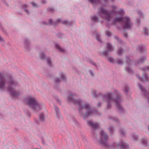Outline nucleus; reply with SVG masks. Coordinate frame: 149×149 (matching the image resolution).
<instances>
[{
  "label": "nucleus",
  "mask_w": 149,
  "mask_h": 149,
  "mask_svg": "<svg viewBox=\"0 0 149 149\" xmlns=\"http://www.w3.org/2000/svg\"><path fill=\"white\" fill-rule=\"evenodd\" d=\"M124 36L125 37H127V34L125 33L124 34Z\"/></svg>",
  "instance_id": "nucleus-41"
},
{
  "label": "nucleus",
  "mask_w": 149,
  "mask_h": 149,
  "mask_svg": "<svg viewBox=\"0 0 149 149\" xmlns=\"http://www.w3.org/2000/svg\"><path fill=\"white\" fill-rule=\"evenodd\" d=\"M116 39L117 40V41L118 42H122V41L121 40L119 39L117 37H116Z\"/></svg>",
  "instance_id": "nucleus-34"
},
{
  "label": "nucleus",
  "mask_w": 149,
  "mask_h": 149,
  "mask_svg": "<svg viewBox=\"0 0 149 149\" xmlns=\"http://www.w3.org/2000/svg\"><path fill=\"white\" fill-rule=\"evenodd\" d=\"M108 52L107 51H106L105 52H103L102 53V55L104 56H107L108 54Z\"/></svg>",
  "instance_id": "nucleus-32"
},
{
  "label": "nucleus",
  "mask_w": 149,
  "mask_h": 149,
  "mask_svg": "<svg viewBox=\"0 0 149 149\" xmlns=\"http://www.w3.org/2000/svg\"><path fill=\"white\" fill-rule=\"evenodd\" d=\"M49 10L53 11L54 10V9L52 8H49Z\"/></svg>",
  "instance_id": "nucleus-38"
},
{
  "label": "nucleus",
  "mask_w": 149,
  "mask_h": 149,
  "mask_svg": "<svg viewBox=\"0 0 149 149\" xmlns=\"http://www.w3.org/2000/svg\"><path fill=\"white\" fill-rule=\"evenodd\" d=\"M46 3V1L45 0H43L42 1V3L43 4H45V3Z\"/></svg>",
  "instance_id": "nucleus-40"
},
{
  "label": "nucleus",
  "mask_w": 149,
  "mask_h": 149,
  "mask_svg": "<svg viewBox=\"0 0 149 149\" xmlns=\"http://www.w3.org/2000/svg\"><path fill=\"white\" fill-rule=\"evenodd\" d=\"M112 8L113 10V11L110 13H108L102 8L99 9L98 13L103 18H104L108 22L111 21L112 18L111 15L113 14L114 15L118 14L121 17L116 18L113 22V23L114 24L117 22H119L123 24V27L125 29H131L132 24L131 22L130 18L126 17H123L124 14V11L122 10H120L119 11H116L115 9H117V8L114 6H112Z\"/></svg>",
  "instance_id": "nucleus-1"
},
{
  "label": "nucleus",
  "mask_w": 149,
  "mask_h": 149,
  "mask_svg": "<svg viewBox=\"0 0 149 149\" xmlns=\"http://www.w3.org/2000/svg\"><path fill=\"white\" fill-rule=\"evenodd\" d=\"M112 1H113L114 0H111Z\"/></svg>",
  "instance_id": "nucleus-54"
},
{
  "label": "nucleus",
  "mask_w": 149,
  "mask_h": 149,
  "mask_svg": "<svg viewBox=\"0 0 149 149\" xmlns=\"http://www.w3.org/2000/svg\"><path fill=\"white\" fill-rule=\"evenodd\" d=\"M72 95H70L68 97V99L70 101L73 102L74 104H77L79 106V111H80L82 109H85L86 110V112L85 116V118L88 117V116L90 115L93 112L92 111L91 109L88 104H86L84 106L83 105V102L79 100H74L72 97Z\"/></svg>",
  "instance_id": "nucleus-2"
},
{
  "label": "nucleus",
  "mask_w": 149,
  "mask_h": 149,
  "mask_svg": "<svg viewBox=\"0 0 149 149\" xmlns=\"http://www.w3.org/2000/svg\"><path fill=\"white\" fill-rule=\"evenodd\" d=\"M146 69L148 70V71H149V66L146 68Z\"/></svg>",
  "instance_id": "nucleus-48"
},
{
  "label": "nucleus",
  "mask_w": 149,
  "mask_h": 149,
  "mask_svg": "<svg viewBox=\"0 0 149 149\" xmlns=\"http://www.w3.org/2000/svg\"><path fill=\"white\" fill-rule=\"evenodd\" d=\"M129 90V88L127 87V86L125 87L124 91L125 92H127Z\"/></svg>",
  "instance_id": "nucleus-30"
},
{
  "label": "nucleus",
  "mask_w": 149,
  "mask_h": 149,
  "mask_svg": "<svg viewBox=\"0 0 149 149\" xmlns=\"http://www.w3.org/2000/svg\"><path fill=\"white\" fill-rule=\"evenodd\" d=\"M36 149H38L36 148Z\"/></svg>",
  "instance_id": "nucleus-55"
},
{
  "label": "nucleus",
  "mask_w": 149,
  "mask_h": 149,
  "mask_svg": "<svg viewBox=\"0 0 149 149\" xmlns=\"http://www.w3.org/2000/svg\"><path fill=\"white\" fill-rule=\"evenodd\" d=\"M110 131L111 132L112 131V129H110Z\"/></svg>",
  "instance_id": "nucleus-50"
},
{
  "label": "nucleus",
  "mask_w": 149,
  "mask_h": 149,
  "mask_svg": "<svg viewBox=\"0 0 149 149\" xmlns=\"http://www.w3.org/2000/svg\"><path fill=\"white\" fill-rule=\"evenodd\" d=\"M56 48L58 49L59 51L62 52H64L65 50L61 48L60 46L58 44H56L55 45Z\"/></svg>",
  "instance_id": "nucleus-11"
},
{
  "label": "nucleus",
  "mask_w": 149,
  "mask_h": 149,
  "mask_svg": "<svg viewBox=\"0 0 149 149\" xmlns=\"http://www.w3.org/2000/svg\"><path fill=\"white\" fill-rule=\"evenodd\" d=\"M54 107L56 114L57 116H58L59 114V109L57 107Z\"/></svg>",
  "instance_id": "nucleus-19"
},
{
  "label": "nucleus",
  "mask_w": 149,
  "mask_h": 149,
  "mask_svg": "<svg viewBox=\"0 0 149 149\" xmlns=\"http://www.w3.org/2000/svg\"><path fill=\"white\" fill-rule=\"evenodd\" d=\"M120 133H121V134H123V131L122 130H121L120 131Z\"/></svg>",
  "instance_id": "nucleus-43"
},
{
  "label": "nucleus",
  "mask_w": 149,
  "mask_h": 149,
  "mask_svg": "<svg viewBox=\"0 0 149 149\" xmlns=\"http://www.w3.org/2000/svg\"><path fill=\"white\" fill-rule=\"evenodd\" d=\"M98 105L99 106H100V103H99L98 104Z\"/></svg>",
  "instance_id": "nucleus-49"
},
{
  "label": "nucleus",
  "mask_w": 149,
  "mask_h": 149,
  "mask_svg": "<svg viewBox=\"0 0 149 149\" xmlns=\"http://www.w3.org/2000/svg\"><path fill=\"white\" fill-rule=\"evenodd\" d=\"M101 139L100 142L101 143L105 145L106 142L108 139V136L104 131L102 130L100 132Z\"/></svg>",
  "instance_id": "nucleus-6"
},
{
  "label": "nucleus",
  "mask_w": 149,
  "mask_h": 149,
  "mask_svg": "<svg viewBox=\"0 0 149 149\" xmlns=\"http://www.w3.org/2000/svg\"><path fill=\"white\" fill-rule=\"evenodd\" d=\"M97 19H98L97 17H96L95 16H94L93 17V19H92V20H93L95 21H96Z\"/></svg>",
  "instance_id": "nucleus-33"
},
{
  "label": "nucleus",
  "mask_w": 149,
  "mask_h": 149,
  "mask_svg": "<svg viewBox=\"0 0 149 149\" xmlns=\"http://www.w3.org/2000/svg\"><path fill=\"white\" fill-rule=\"evenodd\" d=\"M8 90L10 92L12 95L13 96H15L17 95L13 88V87L15 86V84L14 82L12 79H10L8 81Z\"/></svg>",
  "instance_id": "nucleus-5"
},
{
  "label": "nucleus",
  "mask_w": 149,
  "mask_h": 149,
  "mask_svg": "<svg viewBox=\"0 0 149 149\" xmlns=\"http://www.w3.org/2000/svg\"><path fill=\"white\" fill-rule=\"evenodd\" d=\"M93 4L98 3L99 1L101 0H89ZM103 1H105V0H103Z\"/></svg>",
  "instance_id": "nucleus-12"
},
{
  "label": "nucleus",
  "mask_w": 149,
  "mask_h": 149,
  "mask_svg": "<svg viewBox=\"0 0 149 149\" xmlns=\"http://www.w3.org/2000/svg\"><path fill=\"white\" fill-rule=\"evenodd\" d=\"M113 95H112L111 93H109L104 96V99L107 102V107L108 109H109L111 107L110 102L113 101L115 102L117 107L119 110L122 109V108L120 104L121 100L120 98L117 97L116 99L114 100L112 97V96Z\"/></svg>",
  "instance_id": "nucleus-3"
},
{
  "label": "nucleus",
  "mask_w": 149,
  "mask_h": 149,
  "mask_svg": "<svg viewBox=\"0 0 149 149\" xmlns=\"http://www.w3.org/2000/svg\"><path fill=\"white\" fill-rule=\"evenodd\" d=\"M118 52H117V54L119 55H121L123 52V51L121 49H120L118 50Z\"/></svg>",
  "instance_id": "nucleus-21"
},
{
  "label": "nucleus",
  "mask_w": 149,
  "mask_h": 149,
  "mask_svg": "<svg viewBox=\"0 0 149 149\" xmlns=\"http://www.w3.org/2000/svg\"><path fill=\"white\" fill-rule=\"evenodd\" d=\"M107 47L109 51H112V50L111 49L112 48V46L110 43H108L107 44Z\"/></svg>",
  "instance_id": "nucleus-14"
},
{
  "label": "nucleus",
  "mask_w": 149,
  "mask_h": 149,
  "mask_svg": "<svg viewBox=\"0 0 149 149\" xmlns=\"http://www.w3.org/2000/svg\"><path fill=\"white\" fill-rule=\"evenodd\" d=\"M148 130L149 131V126H148Z\"/></svg>",
  "instance_id": "nucleus-51"
},
{
  "label": "nucleus",
  "mask_w": 149,
  "mask_h": 149,
  "mask_svg": "<svg viewBox=\"0 0 149 149\" xmlns=\"http://www.w3.org/2000/svg\"><path fill=\"white\" fill-rule=\"evenodd\" d=\"M57 22H61V23H63V24H67L68 23L67 21H65L63 22H62L61 21V20L60 19H58L57 21Z\"/></svg>",
  "instance_id": "nucleus-15"
},
{
  "label": "nucleus",
  "mask_w": 149,
  "mask_h": 149,
  "mask_svg": "<svg viewBox=\"0 0 149 149\" xmlns=\"http://www.w3.org/2000/svg\"><path fill=\"white\" fill-rule=\"evenodd\" d=\"M24 7H27V6L26 5H24Z\"/></svg>",
  "instance_id": "nucleus-47"
},
{
  "label": "nucleus",
  "mask_w": 149,
  "mask_h": 149,
  "mask_svg": "<svg viewBox=\"0 0 149 149\" xmlns=\"http://www.w3.org/2000/svg\"><path fill=\"white\" fill-rule=\"evenodd\" d=\"M45 56V55L44 53L42 52H41L40 55V57L41 59H42L44 58Z\"/></svg>",
  "instance_id": "nucleus-20"
},
{
  "label": "nucleus",
  "mask_w": 149,
  "mask_h": 149,
  "mask_svg": "<svg viewBox=\"0 0 149 149\" xmlns=\"http://www.w3.org/2000/svg\"><path fill=\"white\" fill-rule=\"evenodd\" d=\"M27 104L34 111L40 110V105L38 104L35 98L31 96L25 99Z\"/></svg>",
  "instance_id": "nucleus-4"
},
{
  "label": "nucleus",
  "mask_w": 149,
  "mask_h": 149,
  "mask_svg": "<svg viewBox=\"0 0 149 149\" xmlns=\"http://www.w3.org/2000/svg\"><path fill=\"white\" fill-rule=\"evenodd\" d=\"M139 15H140V16H141V14H139Z\"/></svg>",
  "instance_id": "nucleus-53"
},
{
  "label": "nucleus",
  "mask_w": 149,
  "mask_h": 149,
  "mask_svg": "<svg viewBox=\"0 0 149 149\" xmlns=\"http://www.w3.org/2000/svg\"><path fill=\"white\" fill-rule=\"evenodd\" d=\"M142 143L145 145H146V143H147V140L146 139L144 140H142Z\"/></svg>",
  "instance_id": "nucleus-24"
},
{
  "label": "nucleus",
  "mask_w": 149,
  "mask_h": 149,
  "mask_svg": "<svg viewBox=\"0 0 149 149\" xmlns=\"http://www.w3.org/2000/svg\"><path fill=\"white\" fill-rule=\"evenodd\" d=\"M25 11L27 13H28V11L26 9H25Z\"/></svg>",
  "instance_id": "nucleus-45"
},
{
  "label": "nucleus",
  "mask_w": 149,
  "mask_h": 149,
  "mask_svg": "<svg viewBox=\"0 0 149 149\" xmlns=\"http://www.w3.org/2000/svg\"><path fill=\"white\" fill-rule=\"evenodd\" d=\"M33 6L34 7H36L37 6V5L36 3H34V2H33L32 3Z\"/></svg>",
  "instance_id": "nucleus-36"
},
{
  "label": "nucleus",
  "mask_w": 149,
  "mask_h": 149,
  "mask_svg": "<svg viewBox=\"0 0 149 149\" xmlns=\"http://www.w3.org/2000/svg\"><path fill=\"white\" fill-rule=\"evenodd\" d=\"M39 119L40 120L42 121H43L45 120V118L44 117V115L43 114H41L40 115Z\"/></svg>",
  "instance_id": "nucleus-13"
},
{
  "label": "nucleus",
  "mask_w": 149,
  "mask_h": 149,
  "mask_svg": "<svg viewBox=\"0 0 149 149\" xmlns=\"http://www.w3.org/2000/svg\"><path fill=\"white\" fill-rule=\"evenodd\" d=\"M47 61L48 64L49 65H51V61H50V59L49 58H47Z\"/></svg>",
  "instance_id": "nucleus-29"
},
{
  "label": "nucleus",
  "mask_w": 149,
  "mask_h": 149,
  "mask_svg": "<svg viewBox=\"0 0 149 149\" xmlns=\"http://www.w3.org/2000/svg\"><path fill=\"white\" fill-rule=\"evenodd\" d=\"M142 82H143L144 81H147L148 80V78L146 74H145L143 76V78H142L140 77L138 75L136 76Z\"/></svg>",
  "instance_id": "nucleus-10"
},
{
  "label": "nucleus",
  "mask_w": 149,
  "mask_h": 149,
  "mask_svg": "<svg viewBox=\"0 0 149 149\" xmlns=\"http://www.w3.org/2000/svg\"><path fill=\"white\" fill-rule=\"evenodd\" d=\"M139 88L141 91H143L145 90L144 89L141 85H139Z\"/></svg>",
  "instance_id": "nucleus-26"
},
{
  "label": "nucleus",
  "mask_w": 149,
  "mask_h": 149,
  "mask_svg": "<svg viewBox=\"0 0 149 149\" xmlns=\"http://www.w3.org/2000/svg\"><path fill=\"white\" fill-rule=\"evenodd\" d=\"M127 62L128 63V65L129 64H130L131 63L132 61L131 60H128L127 61Z\"/></svg>",
  "instance_id": "nucleus-35"
},
{
  "label": "nucleus",
  "mask_w": 149,
  "mask_h": 149,
  "mask_svg": "<svg viewBox=\"0 0 149 149\" xmlns=\"http://www.w3.org/2000/svg\"><path fill=\"white\" fill-rule=\"evenodd\" d=\"M143 32L145 34L147 35L148 34V29L146 28H143Z\"/></svg>",
  "instance_id": "nucleus-16"
},
{
  "label": "nucleus",
  "mask_w": 149,
  "mask_h": 149,
  "mask_svg": "<svg viewBox=\"0 0 149 149\" xmlns=\"http://www.w3.org/2000/svg\"><path fill=\"white\" fill-rule=\"evenodd\" d=\"M56 82H60L59 79L58 78H57L56 80Z\"/></svg>",
  "instance_id": "nucleus-39"
},
{
  "label": "nucleus",
  "mask_w": 149,
  "mask_h": 149,
  "mask_svg": "<svg viewBox=\"0 0 149 149\" xmlns=\"http://www.w3.org/2000/svg\"><path fill=\"white\" fill-rule=\"evenodd\" d=\"M90 74L92 76H93V74L92 72H90Z\"/></svg>",
  "instance_id": "nucleus-46"
},
{
  "label": "nucleus",
  "mask_w": 149,
  "mask_h": 149,
  "mask_svg": "<svg viewBox=\"0 0 149 149\" xmlns=\"http://www.w3.org/2000/svg\"><path fill=\"white\" fill-rule=\"evenodd\" d=\"M87 123L88 125L92 127L94 129H96L98 127V125L95 123H93L92 121L88 120L87 121Z\"/></svg>",
  "instance_id": "nucleus-9"
},
{
  "label": "nucleus",
  "mask_w": 149,
  "mask_h": 149,
  "mask_svg": "<svg viewBox=\"0 0 149 149\" xmlns=\"http://www.w3.org/2000/svg\"><path fill=\"white\" fill-rule=\"evenodd\" d=\"M146 58L145 57H143V58H141V59H140V63H142L143 60L146 59Z\"/></svg>",
  "instance_id": "nucleus-25"
},
{
  "label": "nucleus",
  "mask_w": 149,
  "mask_h": 149,
  "mask_svg": "<svg viewBox=\"0 0 149 149\" xmlns=\"http://www.w3.org/2000/svg\"><path fill=\"white\" fill-rule=\"evenodd\" d=\"M49 22L50 23L52 24V19H50L49 20Z\"/></svg>",
  "instance_id": "nucleus-42"
},
{
  "label": "nucleus",
  "mask_w": 149,
  "mask_h": 149,
  "mask_svg": "<svg viewBox=\"0 0 149 149\" xmlns=\"http://www.w3.org/2000/svg\"><path fill=\"white\" fill-rule=\"evenodd\" d=\"M5 80L3 74L0 73V89L3 87L5 85Z\"/></svg>",
  "instance_id": "nucleus-7"
},
{
  "label": "nucleus",
  "mask_w": 149,
  "mask_h": 149,
  "mask_svg": "<svg viewBox=\"0 0 149 149\" xmlns=\"http://www.w3.org/2000/svg\"><path fill=\"white\" fill-rule=\"evenodd\" d=\"M62 75L61 77V78L63 80H66V78L65 76L63 74H62Z\"/></svg>",
  "instance_id": "nucleus-27"
},
{
  "label": "nucleus",
  "mask_w": 149,
  "mask_h": 149,
  "mask_svg": "<svg viewBox=\"0 0 149 149\" xmlns=\"http://www.w3.org/2000/svg\"><path fill=\"white\" fill-rule=\"evenodd\" d=\"M99 35L98 34H97L96 36V38L97 40L99 42L101 41V40L99 38Z\"/></svg>",
  "instance_id": "nucleus-28"
},
{
  "label": "nucleus",
  "mask_w": 149,
  "mask_h": 149,
  "mask_svg": "<svg viewBox=\"0 0 149 149\" xmlns=\"http://www.w3.org/2000/svg\"><path fill=\"white\" fill-rule=\"evenodd\" d=\"M117 62L118 64H122L123 61L119 59L117 61Z\"/></svg>",
  "instance_id": "nucleus-23"
},
{
  "label": "nucleus",
  "mask_w": 149,
  "mask_h": 149,
  "mask_svg": "<svg viewBox=\"0 0 149 149\" xmlns=\"http://www.w3.org/2000/svg\"><path fill=\"white\" fill-rule=\"evenodd\" d=\"M108 60L111 63L113 62L114 61L113 59L111 57H108Z\"/></svg>",
  "instance_id": "nucleus-22"
},
{
  "label": "nucleus",
  "mask_w": 149,
  "mask_h": 149,
  "mask_svg": "<svg viewBox=\"0 0 149 149\" xmlns=\"http://www.w3.org/2000/svg\"><path fill=\"white\" fill-rule=\"evenodd\" d=\"M94 96H95V95L94 94Z\"/></svg>",
  "instance_id": "nucleus-52"
},
{
  "label": "nucleus",
  "mask_w": 149,
  "mask_h": 149,
  "mask_svg": "<svg viewBox=\"0 0 149 149\" xmlns=\"http://www.w3.org/2000/svg\"><path fill=\"white\" fill-rule=\"evenodd\" d=\"M118 146H120L121 148L122 149H128V146L127 144L124 143L123 141L120 142L118 144Z\"/></svg>",
  "instance_id": "nucleus-8"
},
{
  "label": "nucleus",
  "mask_w": 149,
  "mask_h": 149,
  "mask_svg": "<svg viewBox=\"0 0 149 149\" xmlns=\"http://www.w3.org/2000/svg\"><path fill=\"white\" fill-rule=\"evenodd\" d=\"M91 64L93 65H95V63L92 61H91Z\"/></svg>",
  "instance_id": "nucleus-44"
},
{
  "label": "nucleus",
  "mask_w": 149,
  "mask_h": 149,
  "mask_svg": "<svg viewBox=\"0 0 149 149\" xmlns=\"http://www.w3.org/2000/svg\"><path fill=\"white\" fill-rule=\"evenodd\" d=\"M127 70L128 72L130 73H132V72H133L132 70L130 68L128 67V66L127 68Z\"/></svg>",
  "instance_id": "nucleus-17"
},
{
  "label": "nucleus",
  "mask_w": 149,
  "mask_h": 149,
  "mask_svg": "<svg viewBox=\"0 0 149 149\" xmlns=\"http://www.w3.org/2000/svg\"><path fill=\"white\" fill-rule=\"evenodd\" d=\"M3 41L4 40L0 36V42H3Z\"/></svg>",
  "instance_id": "nucleus-37"
},
{
  "label": "nucleus",
  "mask_w": 149,
  "mask_h": 149,
  "mask_svg": "<svg viewBox=\"0 0 149 149\" xmlns=\"http://www.w3.org/2000/svg\"><path fill=\"white\" fill-rule=\"evenodd\" d=\"M145 93L146 96L147 98L149 99V92L148 93Z\"/></svg>",
  "instance_id": "nucleus-31"
},
{
  "label": "nucleus",
  "mask_w": 149,
  "mask_h": 149,
  "mask_svg": "<svg viewBox=\"0 0 149 149\" xmlns=\"http://www.w3.org/2000/svg\"><path fill=\"white\" fill-rule=\"evenodd\" d=\"M105 33L107 36H110L111 35V33L109 31H107L105 32Z\"/></svg>",
  "instance_id": "nucleus-18"
}]
</instances>
